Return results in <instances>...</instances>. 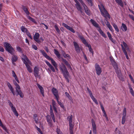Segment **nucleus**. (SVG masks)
<instances>
[{"mask_svg":"<svg viewBox=\"0 0 134 134\" xmlns=\"http://www.w3.org/2000/svg\"><path fill=\"white\" fill-rule=\"evenodd\" d=\"M98 6L102 15L105 18H108L109 19H110V15L105 8L103 5L100 4V5H98Z\"/></svg>","mask_w":134,"mask_h":134,"instance_id":"nucleus-1","label":"nucleus"},{"mask_svg":"<svg viewBox=\"0 0 134 134\" xmlns=\"http://www.w3.org/2000/svg\"><path fill=\"white\" fill-rule=\"evenodd\" d=\"M4 45L5 47L6 51L12 54H14L15 50L10 44L7 42H5L4 44Z\"/></svg>","mask_w":134,"mask_h":134,"instance_id":"nucleus-2","label":"nucleus"},{"mask_svg":"<svg viewBox=\"0 0 134 134\" xmlns=\"http://www.w3.org/2000/svg\"><path fill=\"white\" fill-rule=\"evenodd\" d=\"M40 52L42 54V55L47 59L51 61V63L54 66L57 65V64L55 62L53 59L47 55L46 53L43 50H41Z\"/></svg>","mask_w":134,"mask_h":134,"instance_id":"nucleus-3","label":"nucleus"},{"mask_svg":"<svg viewBox=\"0 0 134 134\" xmlns=\"http://www.w3.org/2000/svg\"><path fill=\"white\" fill-rule=\"evenodd\" d=\"M59 68L60 70L62 72L63 76L64 75H67L68 74H69L66 67L63 63L61 64V65L60 66Z\"/></svg>","mask_w":134,"mask_h":134,"instance_id":"nucleus-4","label":"nucleus"},{"mask_svg":"<svg viewBox=\"0 0 134 134\" xmlns=\"http://www.w3.org/2000/svg\"><path fill=\"white\" fill-rule=\"evenodd\" d=\"M122 43L123 45L122 44H121V45L122 51L124 53V54L125 55V56L127 59H129V57L127 55V51L125 48H126L127 47V44L124 42H123Z\"/></svg>","mask_w":134,"mask_h":134,"instance_id":"nucleus-5","label":"nucleus"},{"mask_svg":"<svg viewBox=\"0 0 134 134\" xmlns=\"http://www.w3.org/2000/svg\"><path fill=\"white\" fill-rule=\"evenodd\" d=\"M80 2L81 3L83 7L85 10V12L86 14L88 15H91V12L90 11L88 8L87 6L86 5L85 3L83 2L82 0H79Z\"/></svg>","mask_w":134,"mask_h":134,"instance_id":"nucleus-6","label":"nucleus"},{"mask_svg":"<svg viewBox=\"0 0 134 134\" xmlns=\"http://www.w3.org/2000/svg\"><path fill=\"white\" fill-rule=\"evenodd\" d=\"M21 58L23 61L24 63L25 64L28 63L29 64L31 65H32V63L29 60L26 55L22 54V55Z\"/></svg>","mask_w":134,"mask_h":134,"instance_id":"nucleus-7","label":"nucleus"},{"mask_svg":"<svg viewBox=\"0 0 134 134\" xmlns=\"http://www.w3.org/2000/svg\"><path fill=\"white\" fill-rule=\"evenodd\" d=\"M69 129L70 132V134H74L73 129L74 125L72 123V118H69Z\"/></svg>","mask_w":134,"mask_h":134,"instance_id":"nucleus-8","label":"nucleus"},{"mask_svg":"<svg viewBox=\"0 0 134 134\" xmlns=\"http://www.w3.org/2000/svg\"><path fill=\"white\" fill-rule=\"evenodd\" d=\"M16 92H17V93L16 94V95L18 96V95H19L20 97L21 98L23 97V95L22 92L20 90V87L19 85L16 86Z\"/></svg>","mask_w":134,"mask_h":134,"instance_id":"nucleus-9","label":"nucleus"},{"mask_svg":"<svg viewBox=\"0 0 134 134\" xmlns=\"http://www.w3.org/2000/svg\"><path fill=\"white\" fill-rule=\"evenodd\" d=\"M95 68L97 75H99L102 72V70L99 65L96 63L95 64Z\"/></svg>","mask_w":134,"mask_h":134,"instance_id":"nucleus-10","label":"nucleus"},{"mask_svg":"<svg viewBox=\"0 0 134 134\" xmlns=\"http://www.w3.org/2000/svg\"><path fill=\"white\" fill-rule=\"evenodd\" d=\"M40 36V35L38 33L36 32L33 37L34 40L38 43H40L41 42L40 40L39 39Z\"/></svg>","mask_w":134,"mask_h":134,"instance_id":"nucleus-11","label":"nucleus"},{"mask_svg":"<svg viewBox=\"0 0 134 134\" xmlns=\"http://www.w3.org/2000/svg\"><path fill=\"white\" fill-rule=\"evenodd\" d=\"M91 123L93 134H97L96 125L95 121L93 119L91 120Z\"/></svg>","mask_w":134,"mask_h":134,"instance_id":"nucleus-12","label":"nucleus"},{"mask_svg":"<svg viewBox=\"0 0 134 134\" xmlns=\"http://www.w3.org/2000/svg\"><path fill=\"white\" fill-rule=\"evenodd\" d=\"M54 96H55L56 99H58L59 97L57 90L54 88H53L51 90Z\"/></svg>","mask_w":134,"mask_h":134,"instance_id":"nucleus-13","label":"nucleus"},{"mask_svg":"<svg viewBox=\"0 0 134 134\" xmlns=\"http://www.w3.org/2000/svg\"><path fill=\"white\" fill-rule=\"evenodd\" d=\"M110 59L113 66L115 70L116 71L118 69V66L116 63L112 58L110 57Z\"/></svg>","mask_w":134,"mask_h":134,"instance_id":"nucleus-14","label":"nucleus"},{"mask_svg":"<svg viewBox=\"0 0 134 134\" xmlns=\"http://www.w3.org/2000/svg\"><path fill=\"white\" fill-rule=\"evenodd\" d=\"M73 44L74 46L75 51L78 53H79L80 52V49L78 44L76 42H73Z\"/></svg>","mask_w":134,"mask_h":134,"instance_id":"nucleus-15","label":"nucleus"},{"mask_svg":"<svg viewBox=\"0 0 134 134\" xmlns=\"http://www.w3.org/2000/svg\"><path fill=\"white\" fill-rule=\"evenodd\" d=\"M62 25L64 26L68 30H70L72 33H75V32L74 30L73 29L72 27H70L69 26H68L65 23H62Z\"/></svg>","mask_w":134,"mask_h":134,"instance_id":"nucleus-16","label":"nucleus"},{"mask_svg":"<svg viewBox=\"0 0 134 134\" xmlns=\"http://www.w3.org/2000/svg\"><path fill=\"white\" fill-rule=\"evenodd\" d=\"M116 72L117 75L119 77V79L122 81H124V79L123 78V76L120 71V70H116Z\"/></svg>","mask_w":134,"mask_h":134,"instance_id":"nucleus-17","label":"nucleus"},{"mask_svg":"<svg viewBox=\"0 0 134 134\" xmlns=\"http://www.w3.org/2000/svg\"><path fill=\"white\" fill-rule=\"evenodd\" d=\"M39 71V70L37 67L36 66H35L34 69V75L36 78H38L40 76L38 74Z\"/></svg>","mask_w":134,"mask_h":134,"instance_id":"nucleus-18","label":"nucleus"},{"mask_svg":"<svg viewBox=\"0 0 134 134\" xmlns=\"http://www.w3.org/2000/svg\"><path fill=\"white\" fill-rule=\"evenodd\" d=\"M78 37L80 39L83 43L86 46L88 44L86 40L82 35H81L80 34H78Z\"/></svg>","mask_w":134,"mask_h":134,"instance_id":"nucleus-19","label":"nucleus"},{"mask_svg":"<svg viewBox=\"0 0 134 134\" xmlns=\"http://www.w3.org/2000/svg\"><path fill=\"white\" fill-rule=\"evenodd\" d=\"M75 5L77 10L80 11L81 13H82L83 12V10L78 2H77V3L75 4Z\"/></svg>","mask_w":134,"mask_h":134,"instance_id":"nucleus-20","label":"nucleus"},{"mask_svg":"<svg viewBox=\"0 0 134 134\" xmlns=\"http://www.w3.org/2000/svg\"><path fill=\"white\" fill-rule=\"evenodd\" d=\"M45 62L47 65L50 68L52 71L53 72H55V71L54 68L53 67V66L50 64V63L47 60L45 61Z\"/></svg>","mask_w":134,"mask_h":134,"instance_id":"nucleus-21","label":"nucleus"},{"mask_svg":"<svg viewBox=\"0 0 134 134\" xmlns=\"http://www.w3.org/2000/svg\"><path fill=\"white\" fill-rule=\"evenodd\" d=\"M37 86L40 90V92L43 97H44V91L43 87L39 84L37 83Z\"/></svg>","mask_w":134,"mask_h":134,"instance_id":"nucleus-22","label":"nucleus"},{"mask_svg":"<svg viewBox=\"0 0 134 134\" xmlns=\"http://www.w3.org/2000/svg\"><path fill=\"white\" fill-rule=\"evenodd\" d=\"M121 29L124 32H125L127 30L126 25L123 23H122L120 27Z\"/></svg>","mask_w":134,"mask_h":134,"instance_id":"nucleus-23","label":"nucleus"},{"mask_svg":"<svg viewBox=\"0 0 134 134\" xmlns=\"http://www.w3.org/2000/svg\"><path fill=\"white\" fill-rule=\"evenodd\" d=\"M98 31L99 32L100 34L103 37L105 38H106L107 37V36H106L105 34L103 32V31L101 30V29L100 27H99V28L98 29Z\"/></svg>","mask_w":134,"mask_h":134,"instance_id":"nucleus-24","label":"nucleus"},{"mask_svg":"<svg viewBox=\"0 0 134 134\" xmlns=\"http://www.w3.org/2000/svg\"><path fill=\"white\" fill-rule=\"evenodd\" d=\"M13 54L12 57V60L13 63L14 64V62H15L18 60V57L16 55Z\"/></svg>","mask_w":134,"mask_h":134,"instance_id":"nucleus-25","label":"nucleus"},{"mask_svg":"<svg viewBox=\"0 0 134 134\" xmlns=\"http://www.w3.org/2000/svg\"><path fill=\"white\" fill-rule=\"evenodd\" d=\"M29 64L28 63H27L25 64L26 66V67L28 71L30 73H31L32 72V68H31L30 66V65H29Z\"/></svg>","mask_w":134,"mask_h":134,"instance_id":"nucleus-26","label":"nucleus"},{"mask_svg":"<svg viewBox=\"0 0 134 134\" xmlns=\"http://www.w3.org/2000/svg\"><path fill=\"white\" fill-rule=\"evenodd\" d=\"M100 106L101 109H102V111L103 112L104 114L103 116H105V117H106L107 116V114H106V113L104 110V107H103L102 104L101 103H100Z\"/></svg>","mask_w":134,"mask_h":134,"instance_id":"nucleus-27","label":"nucleus"},{"mask_svg":"<svg viewBox=\"0 0 134 134\" xmlns=\"http://www.w3.org/2000/svg\"><path fill=\"white\" fill-rule=\"evenodd\" d=\"M90 21L92 24L95 27H100L99 26V25L94 20L92 19H91Z\"/></svg>","mask_w":134,"mask_h":134,"instance_id":"nucleus-28","label":"nucleus"},{"mask_svg":"<svg viewBox=\"0 0 134 134\" xmlns=\"http://www.w3.org/2000/svg\"><path fill=\"white\" fill-rule=\"evenodd\" d=\"M130 90V91L132 95L134 97V91L131 85L129 84H128Z\"/></svg>","mask_w":134,"mask_h":134,"instance_id":"nucleus-29","label":"nucleus"},{"mask_svg":"<svg viewBox=\"0 0 134 134\" xmlns=\"http://www.w3.org/2000/svg\"><path fill=\"white\" fill-rule=\"evenodd\" d=\"M11 108L12 110L14 113L15 116L17 117L18 116V114L15 108L14 107H11Z\"/></svg>","mask_w":134,"mask_h":134,"instance_id":"nucleus-30","label":"nucleus"},{"mask_svg":"<svg viewBox=\"0 0 134 134\" xmlns=\"http://www.w3.org/2000/svg\"><path fill=\"white\" fill-rule=\"evenodd\" d=\"M6 83L9 88L10 89L11 91H13V90H14L13 88L12 87L11 85H10V83L8 81L6 82Z\"/></svg>","mask_w":134,"mask_h":134,"instance_id":"nucleus-31","label":"nucleus"},{"mask_svg":"<svg viewBox=\"0 0 134 134\" xmlns=\"http://www.w3.org/2000/svg\"><path fill=\"white\" fill-rule=\"evenodd\" d=\"M6 83L9 88L10 89L11 91H13V90H14L13 88L12 87L11 85H10V83L8 81L6 82Z\"/></svg>","mask_w":134,"mask_h":134,"instance_id":"nucleus-32","label":"nucleus"},{"mask_svg":"<svg viewBox=\"0 0 134 134\" xmlns=\"http://www.w3.org/2000/svg\"><path fill=\"white\" fill-rule=\"evenodd\" d=\"M112 25L114 28L115 30L118 32H119V30L116 25L115 23H113L112 24Z\"/></svg>","mask_w":134,"mask_h":134,"instance_id":"nucleus-33","label":"nucleus"},{"mask_svg":"<svg viewBox=\"0 0 134 134\" xmlns=\"http://www.w3.org/2000/svg\"><path fill=\"white\" fill-rule=\"evenodd\" d=\"M90 97H91V98L92 99L93 101L94 102V103L96 104H98V102L97 101V99L94 98L93 96L92 95L91 96H90Z\"/></svg>","mask_w":134,"mask_h":134,"instance_id":"nucleus-34","label":"nucleus"},{"mask_svg":"<svg viewBox=\"0 0 134 134\" xmlns=\"http://www.w3.org/2000/svg\"><path fill=\"white\" fill-rule=\"evenodd\" d=\"M23 9L25 12V13L27 15H29V13L28 10V9L27 7L25 6L23 7Z\"/></svg>","mask_w":134,"mask_h":134,"instance_id":"nucleus-35","label":"nucleus"},{"mask_svg":"<svg viewBox=\"0 0 134 134\" xmlns=\"http://www.w3.org/2000/svg\"><path fill=\"white\" fill-rule=\"evenodd\" d=\"M21 29L22 32L25 33H26L28 31L27 29L23 26H22L21 27Z\"/></svg>","mask_w":134,"mask_h":134,"instance_id":"nucleus-36","label":"nucleus"},{"mask_svg":"<svg viewBox=\"0 0 134 134\" xmlns=\"http://www.w3.org/2000/svg\"><path fill=\"white\" fill-rule=\"evenodd\" d=\"M89 49V50L90 52L92 53V55H93V49L91 48V46L90 44H88L86 46Z\"/></svg>","mask_w":134,"mask_h":134,"instance_id":"nucleus-37","label":"nucleus"},{"mask_svg":"<svg viewBox=\"0 0 134 134\" xmlns=\"http://www.w3.org/2000/svg\"><path fill=\"white\" fill-rule=\"evenodd\" d=\"M50 114L51 117H54V113L53 112L52 108L51 105H50Z\"/></svg>","mask_w":134,"mask_h":134,"instance_id":"nucleus-38","label":"nucleus"},{"mask_svg":"<svg viewBox=\"0 0 134 134\" xmlns=\"http://www.w3.org/2000/svg\"><path fill=\"white\" fill-rule=\"evenodd\" d=\"M116 2L121 7L123 6V3L121 0H115Z\"/></svg>","mask_w":134,"mask_h":134,"instance_id":"nucleus-39","label":"nucleus"},{"mask_svg":"<svg viewBox=\"0 0 134 134\" xmlns=\"http://www.w3.org/2000/svg\"><path fill=\"white\" fill-rule=\"evenodd\" d=\"M47 122L48 123V124L50 126H51L52 125V123H51L52 119L51 118H47Z\"/></svg>","mask_w":134,"mask_h":134,"instance_id":"nucleus-40","label":"nucleus"},{"mask_svg":"<svg viewBox=\"0 0 134 134\" xmlns=\"http://www.w3.org/2000/svg\"><path fill=\"white\" fill-rule=\"evenodd\" d=\"M54 53L58 58H60V55L58 51L56 49L54 50Z\"/></svg>","mask_w":134,"mask_h":134,"instance_id":"nucleus-41","label":"nucleus"},{"mask_svg":"<svg viewBox=\"0 0 134 134\" xmlns=\"http://www.w3.org/2000/svg\"><path fill=\"white\" fill-rule=\"evenodd\" d=\"M59 97L58 98V99H56L57 101L58 104L60 105V107L62 108H64V107L63 104L61 103L59 101Z\"/></svg>","mask_w":134,"mask_h":134,"instance_id":"nucleus-42","label":"nucleus"},{"mask_svg":"<svg viewBox=\"0 0 134 134\" xmlns=\"http://www.w3.org/2000/svg\"><path fill=\"white\" fill-rule=\"evenodd\" d=\"M65 95L67 97L69 100H70L72 101V98L71 97V96L67 92H66L65 93Z\"/></svg>","mask_w":134,"mask_h":134,"instance_id":"nucleus-43","label":"nucleus"},{"mask_svg":"<svg viewBox=\"0 0 134 134\" xmlns=\"http://www.w3.org/2000/svg\"><path fill=\"white\" fill-rule=\"evenodd\" d=\"M126 108H124L123 112V116H122V117H125L126 115Z\"/></svg>","mask_w":134,"mask_h":134,"instance_id":"nucleus-44","label":"nucleus"},{"mask_svg":"<svg viewBox=\"0 0 134 134\" xmlns=\"http://www.w3.org/2000/svg\"><path fill=\"white\" fill-rule=\"evenodd\" d=\"M0 126L1 127L3 128V129H4L5 131H6L7 130V129L3 125L1 121L0 122Z\"/></svg>","mask_w":134,"mask_h":134,"instance_id":"nucleus-45","label":"nucleus"},{"mask_svg":"<svg viewBox=\"0 0 134 134\" xmlns=\"http://www.w3.org/2000/svg\"><path fill=\"white\" fill-rule=\"evenodd\" d=\"M69 74H68L67 75H64V77L66 79V81L68 82H69V80L68 79V77L69 76Z\"/></svg>","mask_w":134,"mask_h":134,"instance_id":"nucleus-46","label":"nucleus"},{"mask_svg":"<svg viewBox=\"0 0 134 134\" xmlns=\"http://www.w3.org/2000/svg\"><path fill=\"white\" fill-rule=\"evenodd\" d=\"M35 127L36 129L41 134H43V132L42 131H41L40 128H38L36 125H35Z\"/></svg>","mask_w":134,"mask_h":134,"instance_id":"nucleus-47","label":"nucleus"},{"mask_svg":"<svg viewBox=\"0 0 134 134\" xmlns=\"http://www.w3.org/2000/svg\"><path fill=\"white\" fill-rule=\"evenodd\" d=\"M56 131L58 134H63L62 132L60 131V130L58 128L56 129Z\"/></svg>","mask_w":134,"mask_h":134,"instance_id":"nucleus-48","label":"nucleus"},{"mask_svg":"<svg viewBox=\"0 0 134 134\" xmlns=\"http://www.w3.org/2000/svg\"><path fill=\"white\" fill-rule=\"evenodd\" d=\"M26 35L29 37L31 39H32V38L31 36V34H30V33L29 32V31H28L26 33Z\"/></svg>","mask_w":134,"mask_h":134,"instance_id":"nucleus-49","label":"nucleus"},{"mask_svg":"<svg viewBox=\"0 0 134 134\" xmlns=\"http://www.w3.org/2000/svg\"><path fill=\"white\" fill-rule=\"evenodd\" d=\"M107 27L112 32H114V30L113 29L111 26L110 25L107 26Z\"/></svg>","mask_w":134,"mask_h":134,"instance_id":"nucleus-50","label":"nucleus"},{"mask_svg":"<svg viewBox=\"0 0 134 134\" xmlns=\"http://www.w3.org/2000/svg\"><path fill=\"white\" fill-rule=\"evenodd\" d=\"M52 105L53 107H56V103L53 100H52Z\"/></svg>","mask_w":134,"mask_h":134,"instance_id":"nucleus-51","label":"nucleus"},{"mask_svg":"<svg viewBox=\"0 0 134 134\" xmlns=\"http://www.w3.org/2000/svg\"><path fill=\"white\" fill-rule=\"evenodd\" d=\"M87 90L89 93L90 96L93 95L92 93L88 87L87 88Z\"/></svg>","mask_w":134,"mask_h":134,"instance_id":"nucleus-52","label":"nucleus"},{"mask_svg":"<svg viewBox=\"0 0 134 134\" xmlns=\"http://www.w3.org/2000/svg\"><path fill=\"white\" fill-rule=\"evenodd\" d=\"M32 47L35 50H37L38 48L37 46L33 44L32 45Z\"/></svg>","mask_w":134,"mask_h":134,"instance_id":"nucleus-53","label":"nucleus"},{"mask_svg":"<svg viewBox=\"0 0 134 134\" xmlns=\"http://www.w3.org/2000/svg\"><path fill=\"white\" fill-rule=\"evenodd\" d=\"M71 70H72V68H71L70 64L68 63V62L65 64Z\"/></svg>","mask_w":134,"mask_h":134,"instance_id":"nucleus-54","label":"nucleus"},{"mask_svg":"<svg viewBox=\"0 0 134 134\" xmlns=\"http://www.w3.org/2000/svg\"><path fill=\"white\" fill-rule=\"evenodd\" d=\"M109 39L113 43H114L115 42V40L113 39V38L112 37V36L109 38Z\"/></svg>","mask_w":134,"mask_h":134,"instance_id":"nucleus-55","label":"nucleus"},{"mask_svg":"<svg viewBox=\"0 0 134 134\" xmlns=\"http://www.w3.org/2000/svg\"><path fill=\"white\" fill-rule=\"evenodd\" d=\"M63 55L64 56V57L65 58H66L67 57H68L69 58H70V57L69 55L68 54H63Z\"/></svg>","mask_w":134,"mask_h":134,"instance_id":"nucleus-56","label":"nucleus"},{"mask_svg":"<svg viewBox=\"0 0 134 134\" xmlns=\"http://www.w3.org/2000/svg\"><path fill=\"white\" fill-rule=\"evenodd\" d=\"M87 1L88 4L91 6H92L93 5V3L91 0H87Z\"/></svg>","mask_w":134,"mask_h":134,"instance_id":"nucleus-57","label":"nucleus"},{"mask_svg":"<svg viewBox=\"0 0 134 134\" xmlns=\"http://www.w3.org/2000/svg\"><path fill=\"white\" fill-rule=\"evenodd\" d=\"M8 102L9 104V105L11 108L13 107V104L10 100H8Z\"/></svg>","mask_w":134,"mask_h":134,"instance_id":"nucleus-58","label":"nucleus"},{"mask_svg":"<svg viewBox=\"0 0 134 134\" xmlns=\"http://www.w3.org/2000/svg\"><path fill=\"white\" fill-rule=\"evenodd\" d=\"M126 118H122V124H124L126 120Z\"/></svg>","mask_w":134,"mask_h":134,"instance_id":"nucleus-59","label":"nucleus"},{"mask_svg":"<svg viewBox=\"0 0 134 134\" xmlns=\"http://www.w3.org/2000/svg\"><path fill=\"white\" fill-rule=\"evenodd\" d=\"M16 49H17V50L19 52H21V49L20 47L17 46L16 47Z\"/></svg>","mask_w":134,"mask_h":134,"instance_id":"nucleus-60","label":"nucleus"},{"mask_svg":"<svg viewBox=\"0 0 134 134\" xmlns=\"http://www.w3.org/2000/svg\"><path fill=\"white\" fill-rule=\"evenodd\" d=\"M106 22H105L107 26V27L108 26H109V25H110L109 22L107 20H106Z\"/></svg>","mask_w":134,"mask_h":134,"instance_id":"nucleus-61","label":"nucleus"},{"mask_svg":"<svg viewBox=\"0 0 134 134\" xmlns=\"http://www.w3.org/2000/svg\"><path fill=\"white\" fill-rule=\"evenodd\" d=\"M107 34L109 38L111 36V34L109 32H107Z\"/></svg>","mask_w":134,"mask_h":134,"instance_id":"nucleus-62","label":"nucleus"},{"mask_svg":"<svg viewBox=\"0 0 134 134\" xmlns=\"http://www.w3.org/2000/svg\"><path fill=\"white\" fill-rule=\"evenodd\" d=\"M0 51L3 52L4 51V49L3 47L0 46Z\"/></svg>","mask_w":134,"mask_h":134,"instance_id":"nucleus-63","label":"nucleus"},{"mask_svg":"<svg viewBox=\"0 0 134 134\" xmlns=\"http://www.w3.org/2000/svg\"><path fill=\"white\" fill-rule=\"evenodd\" d=\"M130 17L133 21H134V16L131 15H129Z\"/></svg>","mask_w":134,"mask_h":134,"instance_id":"nucleus-64","label":"nucleus"}]
</instances>
